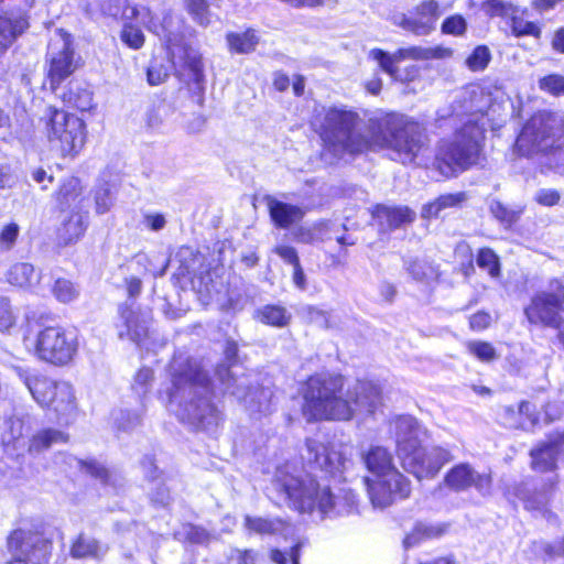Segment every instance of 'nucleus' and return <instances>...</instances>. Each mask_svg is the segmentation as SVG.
<instances>
[{
	"instance_id": "1",
	"label": "nucleus",
	"mask_w": 564,
	"mask_h": 564,
	"mask_svg": "<svg viewBox=\"0 0 564 564\" xmlns=\"http://www.w3.org/2000/svg\"><path fill=\"white\" fill-rule=\"evenodd\" d=\"M313 126L323 141L325 158H354L388 149L393 160L406 164L412 163L423 148L419 124L398 113L371 118L362 124L357 112L333 106L318 111Z\"/></svg>"
},
{
	"instance_id": "2",
	"label": "nucleus",
	"mask_w": 564,
	"mask_h": 564,
	"mask_svg": "<svg viewBox=\"0 0 564 564\" xmlns=\"http://www.w3.org/2000/svg\"><path fill=\"white\" fill-rule=\"evenodd\" d=\"M306 421H348L356 412L373 413L381 403V390L371 381H357L344 391L340 376L317 373L300 389Z\"/></svg>"
},
{
	"instance_id": "3",
	"label": "nucleus",
	"mask_w": 564,
	"mask_h": 564,
	"mask_svg": "<svg viewBox=\"0 0 564 564\" xmlns=\"http://www.w3.org/2000/svg\"><path fill=\"white\" fill-rule=\"evenodd\" d=\"M172 387L162 399L167 408L182 420L200 424L216 422V408L209 401V386L206 375L196 361L176 357L171 364Z\"/></svg>"
},
{
	"instance_id": "4",
	"label": "nucleus",
	"mask_w": 564,
	"mask_h": 564,
	"mask_svg": "<svg viewBox=\"0 0 564 564\" xmlns=\"http://www.w3.org/2000/svg\"><path fill=\"white\" fill-rule=\"evenodd\" d=\"M392 425L397 444V455L405 471L419 481L433 479L443 466L453 460L451 451L441 446L424 447L422 437L425 430L410 415L398 416Z\"/></svg>"
},
{
	"instance_id": "5",
	"label": "nucleus",
	"mask_w": 564,
	"mask_h": 564,
	"mask_svg": "<svg viewBox=\"0 0 564 564\" xmlns=\"http://www.w3.org/2000/svg\"><path fill=\"white\" fill-rule=\"evenodd\" d=\"M272 486L283 502L300 512L318 510L322 514H328L335 506L329 489L321 488L310 474L294 465L279 467Z\"/></svg>"
},
{
	"instance_id": "6",
	"label": "nucleus",
	"mask_w": 564,
	"mask_h": 564,
	"mask_svg": "<svg viewBox=\"0 0 564 564\" xmlns=\"http://www.w3.org/2000/svg\"><path fill=\"white\" fill-rule=\"evenodd\" d=\"M127 18L134 19L138 23L147 26L150 32L156 34L170 52L174 65L186 66L198 82L203 75L202 56L195 48L184 42V23L172 14H164L162 20L156 22L149 8H129L124 12Z\"/></svg>"
},
{
	"instance_id": "7",
	"label": "nucleus",
	"mask_w": 564,
	"mask_h": 564,
	"mask_svg": "<svg viewBox=\"0 0 564 564\" xmlns=\"http://www.w3.org/2000/svg\"><path fill=\"white\" fill-rule=\"evenodd\" d=\"M370 474L366 484L375 507L384 508L397 499L410 496L411 481L399 471L391 453L382 446H371L362 455Z\"/></svg>"
},
{
	"instance_id": "8",
	"label": "nucleus",
	"mask_w": 564,
	"mask_h": 564,
	"mask_svg": "<svg viewBox=\"0 0 564 564\" xmlns=\"http://www.w3.org/2000/svg\"><path fill=\"white\" fill-rule=\"evenodd\" d=\"M48 149L63 159L74 160L85 148L87 127L75 113L50 106L40 119Z\"/></svg>"
},
{
	"instance_id": "9",
	"label": "nucleus",
	"mask_w": 564,
	"mask_h": 564,
	"mask_svg": "<svg viewBox=\"0 0 564 564\" xmlns=\"http://www.w3.org/2000/svg\"><path fill=\"white\" fill-rule=\"evenodd\" d=\"M469 119L453 140L442 141L436 153V166L444 176H451L477 163L480 142L484 139L485 123Z\"/></svg>"
},
{
	"instance_id": "10",
	"label": "nucleus",
	"mask_w": 564,
	"mask_h": 564,
	"mask_svg": "<svg viewBox=\"0 0 564 564\" xmlns=\"http://www.w3.org/2000/svg\"><path fill=\"white\" fill-rule=\"evenodd\" d=\"M24 345L37 359L54 366L70 364L78 350L76 335L58 325L30 330Z\"/></svg>"
},
{
	"instance_id": "11",
	"label": "nucleus",
	"mask_w": 564,
	"mask_h": 564,
	"mask_svg": "<svg viewBox=\"0 0 564 564\" xmlns=\"http://www.w3.org/2000/svg\"><path fill=\"white\" fill-rule=\"evenodd\" d=\"M564 134V118L561 115L541 111L532 116L518 135L513 151L530 156L539 151L558 145Z\"/></svg>"
},
{
	"instance_id": "12",
	"label": "nucleus",
	"mask_w": 564,
	"mask_h": 564,
	"mask_svg": "<svg viewBox=\"0 0 564 564\" xmlns=\"http://www.w3.org/2000/svg\"><path fill=\"white\" fill-rule=\"evenodd\" d=\"M453 56V50L445 46L421 47L412 46L401 48L393 54H389L379 48H373L369 52V57L378 62L383 72L389 74L397 80H412L419 74L416 66L412 65L402 73L398 64L405 59L427 61V59H447Z\"/></svg>"
},
{
	"instance_id": "13",
	"label": "nucleus",
	"mask_w": 564,
	"mask_h": 564,
	"mask_svg": "<svg viewBox=\"0 0 564 564\" xmlns=\"http://www.w3.org/2000/svg\"><path fill=\"white\" fill-rule=\"evenodd\" d=\"M564 313V285L552 280L547 290L536 293L525 308L530 323L560 328Z\"/></svg>"
},
{
	"instance_id": "14",
	"label": "nucleus",
	"mask_w": 564,
	"mask_h": 564,
	"mask_svg": "<svg viewBox=\"0 0 564 564\" xmlns=\"http://www.w3.org/2000/svg\"><path fill=\"white\" fill-rule=\"evenodd\" d=\"M78 67L72 35L64 30L55 31L48 44L47 78L52 90L69 77Z\"/></svg>"
},
{
	"instance_id": "15",
	"label": "nucleus",
	"mask_w": 564,
	"mask_h": 564,
	"mask_svg": "<svg viewBox=\"0 0 564 564\" xmlns=\"http://www.w3.org/2000/svg\"><path fill=\"white\" fill-rule=\"evenodd\" d=\"M217 375L225 386L226 391L242 400L246 408L251 414H267L271 411L273 393L268 388H257L245 393L247 378L239 377L238 370H230L221 366L217 370Z\"/></svg>"
},
{
	"instance_id": "16",
	"label": "nucleus",
	"mask_w": 564,
	"mask_h": 564,
	"mask_svg": "<svg viewBox=\"0 0 564 564\" xmlns=\"http://www.w3.org/2000/svg\"><path fill=\"white\" fill-rule=\"evenodd\" d=\"M12 561L7 564H42L46 560L50 545L37 533L15 530L8 539Z\"/></svg>"
},
{
	"instance_id": "17",
	"label": "nucleus",
	"mask_w": 564,
	"mask_h": 564,
	"mask_svg": "<svg viewBox=\"0 0 564 564\" xmlns=\"http://www.w3.org/2000/svg\"><path fill=\"white\" fill-rule=\"evenodd\" d=\"M446 486L454 490H465L475 486L482 494H488L491 487L489 474H478L468 464H458L445 475Z\"/></svg>"
},
{
	"instance_id": "18",
	"label": "nucleus",
	"mask_w": 564,
	"mask_h": 564,
	"mask_svg": "<svg viewBox=\"0 0 564 564\" xmlns=\"http://www.w3.org/2000/svg\"><path fill=\"white\" fill-rule=\"evenodd\" d=\"M306 447L308 460L316 464L321 469L329 474H335L346 468L348 458L346 457L344 448L328 447L314 440L307 441Z\"/></svg>"
},
{
	"instance_id": "19",
	"label": "nucleus",
	"mask_w": 564,
	"mask_h": 564,
	"mask_svg": "<svg viewBox=\"0 0 564 564\" xmlns=\"http://www.w3.org/2000/svg\"><path fill=\"white\" fill-rule=\"evenodd\" d=\"M442 12L438 2L424 0L414 9V15L403 18L401 25L415 34L426 35L435 29Z\"/></svg>"
},
{
	"instance_id": "20",
	"label": "nucleus",
	"mask_w": 564,
	"mask_h": 564,
	"mask_svg": "<svg viewBox=\"0 0 564 564\" xmlns=\"http://www.w3.org/2000/svg\"><path fill=\"white\" fill-rule=\"evenodd\" d=\"M116 327L119 337H128L133 341H139L147 330L145 318L128 305L119 308V321Z\"/></svg>"
},
{
	"instance_id": "21",
	"label": "nucleus",
	"mask_w": 564,
	"mask_h": 564,
	"mask_svg": "<svg viewBox=\"0 0 564 564\" xmlns=\"http://www.w3.org/2000/svg\"><path fill=\"white\" fill-rule=\"evenodd\" d=\"M86 230V220L80 213H73L66 217L57 229L59 245L68 246L77 242Z\"/></svg>"
},
{
	"instance_id": "22",
	"label": "nucleus",
	"mask_w": 564,
	"mask_h": 564,
	"mask_svg": "<svg viewBox=\"0 0 564 564\" xmlns=\"http://www.w3.org/2000/svg\"><path fill=\"white\" fill-rule=\"evenodd\" d=\"M270 216L274 224L281 228H288L304 216V212L294 205L280 202L274 198L268 200Z\"/></svg>"
},
{
	"instance_id": "23",
	"label": "nucleus",
	"mask_w": 564,
	"mask_h": 564,
	"mask_svg": "<svg viewBox=\"0 0 564 564\" xmlns=\"http://www.w3.org/2000/svg\"><path fill=\"white\" fill-rule=\"evenodd\" d=\"M253 318L264 325L282 328L290 324L292 314L282 305L268 304L257 308Z\"/></svg>"
},
{
	"instance_id": "24",
	"label": "nucleus",
	"mask_w": 564,
	"mask_h": 564,
	"mask_svg": "<svg viewBox=\"0 0 564 564\" xmlns=\"http://www.w3.org/2000/svg\"><path fill=\"white\" fill-rule=\"evenodd\" d=\"M557 443H542L530 452L531 468L538 473L553 471L556 468V457L554 446Z\"/></svg>"
},
{
	"instance_id": "25",
	"label": "nucleus",
	"mask_w": 564,
	"mask_h": 564,
	"mask_svg": "<svg viewBox=\"0 0 564 564\" xmlns=\"http://www.w3.org/2000/svg\"><path fill=\"white\" fill-rule=\"evenodd\" d=\"M107 552L96 539L85 534H79L73 542L70 555L74 558H100Z\"/></svg>"
},
{
	"instance_id": "26",
	"label": "nucleus",
	"mask_w": 564,
	"mask_h": 564,
	"mask_svg": "<svg viewBox=\"0 0 564 564\" xmlns=\"http://www.w3.org/2000/svg\"><path fill=\"white\" fill-rule=\"evenodd\" d=\"M26 28L28 21L21 15L13 20L0 15V54L3 53Z\"/></svg>"
},
{
	"instance_id": "27",
	"label": "nucleus",
	"mask_w": 564,
	"mask_h": 564,
	"mask_svg": "<svg viewBox=\"0 0 564 564\" xmlns=\"http://www.w3.org/2000/svg\"><path fill=\"white\" fill-rule=\"evenodd\" d=\"M58 383L45 377H33L26 380V386L33 399L41 406L50 404V399H53L56 394Z\"/></svg>"
},
{
	"instance_id": "28",
	"label": "nucleus",
	"mask_w": 564,
	"mask_h": 564,
	"mask_svg": "<svg viewBox=\"0 0 564 564\" xmlns=\"http://www.w3.org/2000/svg\"><path fill=\"white\" fill-rule=\"evenodd\" d=\"M373 216L381 223H387L389 227H399L403 224L413 221L415 214L408 207L378 206Z\"/></svg>"
},
{
	"instance_id": "29",
	"label": "nucleus",
	"mask_w": 564,
	"mask_h": 564,
	"mask_svg": "<svg viewBox=\"0 0 564 564\" xmlns=\"http://www.w3.org/2000/svg\"><path fill=\"white\" fill-rule=\"evenodd\" d=\"M50 401V404L43 408H51L61 415H68L76 409L74 390L67 382L58 383L56 394Z\"/></svg>"
},
{
	"instance_id": "30",
	"label": "nucleus",
	"mask_w": 564,
	"mask_h": 564,
	"mask_svg": "<svg viewBox=\"0 0 564 564\" xmlns=\"http://www.w3.org/2000/svg\"><path fill=\"white\" fill-rule=\"evenodd\" d=\"M226 40L229 51L235 54H249L259 44V36L253 30L231 32L227 34Z\"/></svg>"
},
{
	"instance_id": "31",
	"label": "nucleus",
	"mask_w": 564,
	"mask_h": 564,
	"mask_svg": "<svg viewBox=\"0 0 564 564\" xmlns=\"http://www.w3.org/2000/svg\"><path fill=\"white\" fill-rule=\"evenodd\" d=\"M7 281L20 288H33L39 282V274L30 263H15L7 272Z\"/></svg>"
},
{
	"instance_id": "32",
	"label": "nucleus",
	"mask_w": 564,
	"mask_h": 564,
	"mask_svg": "<svg viewBox=\"0 0 564 564\" xmlns=\"http://www.w3.org/2000/svg\"><path fill=\"white\" fill-rule=\"evenodd\" d=\"M245 528L257 534H273L284 532L289 525L280 519H267L261 517H245Z\"/></svg>"
},
{
	"instance_id": "33",
	"label": "nucleus",
	"mask_w": 564,
	"mask_h": 564,
	"mask_svg": "<svg viewBox=\"0 0 564 564\" xmlns=\"http://www.w3.org/2000/svg\"><path fill=\"white\" fill-rule=\"evenodd\" d=\"M464 198L465 196L462 193L442 195L433 203L424 206L422 216L425 218L436 217L443 209L457 206Z\"/></svg>"
},
{
	"instance_id": "34",
	"label": "nucleus",
	"mask_w": 564,
	"mask_h": 564,
	"mask_svg": "<svg viewBox=\"0 0 564 564\" xmlns=\"http://www.w3.org/2000/svg\"><path fill=\"white\" fill-rule=\"evenodd\" d=\"M465 346L468 354L481 362L489 364L499 358L496 348L488 341L469 340Z\"/></svg>"
},
{
	"instance_id": "35",
	"label": "nucleus",
	"mask_w": 564,
	"mask_h": 564,
	"mask_svg": "<svg viewBox=\"0 0 564 564\" xmlns=\"http://www.w3.org/2000/svg\"><path fill=\"white\" fill-rule=\"evenodd\" d=\"M171 108L165 102H159L153 106H151L147 113H145V124L151 130H160L169 115H170Z\"/></svg>"
},
{
	"instance_id": "36",
	"label": "nucleus",
	"mask_w": 564,
	"mask_h": 564,
	"mask_svg": "<svg viewBox=\"0 0 564 564\" xmlns=\"http://www.w3.org/2000/svg\"><path fill=\"white\" fill-rule=\"evenodd\" d=\"M52 293L58 302L66 304L78 297L79 290L72 281L57 279L53 284Z\"/></svg>"
},
{
	"instance_id": "37",
	"label": "nucleus",
	"mask_w": 564,
	"mask_h": 564,
	"mask_svg": "<svg viewBox=\"0 0 564 564\" xmlns=\"http://www.w3.org/2000/svg\"><path fill=\"white\" fill-rule=\"evenodd\" d=\"M66 435L62 432L55 430H44L33 437L30 448L34 451H41L50 447L52 444L66 442Z\"/></svg>"
},
{
	"instance_id": "38",
	"label": "nucleus",
	"mask_w": 564,
	"mask_h": 564,
	"mask_svg": "<svg viewBox=\"0 0 564 564\" xmlns=\"http://www.w3.org/2000/svg\"><path fill=\"white\" fill-rule=\"evenodd\" d=\"M82 194L80 182L76 177H70L64 182L58 193V199L62 204L72 206Z\"/></svg>"
},
{
	"instance_id": "39",
	"label": "nucleus",
	"mask_w": 564,
	"mask_h": 564,
	"mask_svg": "<svg viewBox=\"0 0 564 564\" xmlns=\"http://www.w3.org/2000/svg\"><path fill=\"white\" fill-rule=\"evenodd\" d=\"M481 9L489 17L513 18L517 8L511 3L502 0H487L482 3Z\"/></svg>"
},
{
	"instance_id": "40",
	"label": "nucleus",
	"mask_w": 564,
	"mask_h": 564,
	"mask_svg": "<svg viewBox=\"0 0 564 564\" xmlns=\"http://www.w3.org/2000/svg\"><path fill=\"white\" fill-rule=\"evenodd\" d=\"M477 264L486 270L492 278L500 274V264L498 256L488 248L480 249L477 256Z\"/></svg>"
},
{
	"instance_id": "41",
	"label": "nucleus",
	"mask_w": 564,
	"mask_h": 564,
	"mask_svg": "<svg viewBox=\"0 0 564 564\" xmlns=\"http://www.w3.org/2000/svg\"><path fill=\"white\" fill-rule=\"evenodd\" d=\"M491 59L490 51L485 45L477 46L466 59V66L473 72L484 70Z\"/></svg>"
},
{
	"instance_id": "42",
	"label": "nucleus",
	"mask_w": 564,
	"mask_h": 564,
	"mask_svg": "<svg viewBox=\"0 0 564 564\" xmlns=\"http://www.w3.org/2000/svg\"><path fill=\"white\" fill-rule=\"evenodd\" d=\"M122 42L132 50H139L144 44V34L141 29L133 23H126L122 28Z\"/></svg>"
},
{
	"instance_id": "43",
	"label": "nucleus",
	"mask_w": 564,
	"mask_h": 564,
	"mask_svg": "<svg viewBox=\"0 0 564 564\" xmlns=\"http://www.w3.org/2000/svg\"><path fill=\"white\" fill-rule=\"evenodd\" d=\"M18 314L10 301L6 297L0 299V333H7L15 326Z\"/></svg>"
},
{
	"instance_id": "44",
	"label": "nucleus",
	"mask_w": 564,
	"mask_h": 564,
	"mask_svg": "<svg viewBox=\"0 0 564 564\" xmlns=\"http://www.w3.org/2000/svg\"><path fill=\"white\" fill-rule=\"evenodd\" d=\"M539 87L550 95L564 96V76L560 74L544 76L539 80Z\"/></svg>"
},
{
	"instance_id": "45",
	"label": "nucleus",
	"mask_w": 564,
	"mask_h": 564,
	"mask_svg": "<svg viewBox=\"0 0 564 564\" xmlns=\"http://www.w3.org/2000/svg\"><path fill=\"white\" fill-rule=\"evenodd\" d=\"M20 234V227L15 223L4 225L0 230V250L8 251L13 248Z\"/></svg>"
},
{
	"instance_id": "46",
	"label": "nucleus",
	"mask_w": 564,
	"mask_h": 564,
	"mask_svg": "<svg viewBox=\"0 0 564 564\" xmlns=\"http://www.w3.org/2000/svg\"><path fill=\"white\" fill-rule=\"evenodd\" d=\"M188 12L193 15L194 20L200 25H207L208 20V4L206 0H184Z\"/></svg>"
},
{
	"instance_id": "47",
	"label": "nucleus",
	"mask_w": 564,
	"mask_h": 564,
	"mask_svg": "<svg viewBox=\"0 0 564 564\" xmlns=\"http://www.w3.org/2000/svg\"><path fill=\"white\" fill-rule=\"evenodd\" d=\"M524 508L532 511L547 512V505L550 502V496L543 492H534L528 497L522 498Z\"/></svg>"
},
{
	"instance_id": "48",
	"label": "nucleus",
	"mask_w": 564,
	"mask_h": 564,
	"mask_svg": "<svg viewBox=\"0 0 564 564\" xmlns=\"http://www.w3.org/2000/svg\"><path fill=\"white\" fill-rule=\"evenodd\" d=\"M67 101L80 111H87L93 107V94L87 89H78L77 93H70Z\"/></svg>"
},
{
	"instance_id": "49",
	"label": "nucleus",
	"mask_w": 564,
	"mask_h": 564,
	"mask_svg": "<svg viewBox=\"0 0 564 564\" xmlns=\"http://www.w3.org/2000/svg\"><path fill=\"white\" fill-rule=\"evenodd\" d=\"M466 21L459 15L455 14L447 18L442 24V32L445 34H451L455 36L463 35L466 31Z\"/></svg>"
},
{
	"instance_id": "50",
	"label": "nucleus",
	"mask_w": 564,
	"mask_h": 564,
	"mask_svg": "<svg viewBox=\"0 0 564 564\" xmlns=\"http://www.w3.org/2000/svg\"><path fill=\"white\" fill-rule=\"evenodd\" d=\"M410 274L417 281L433 279L436 275L434 268L426 262L415 261L408 267Z\"/></svg>"
},
{
	"instance_id": "51",
	"label": "nucleus",
	"mask_w": 564,
	"mask_h": 564,
	"mask_svg": "<svg viewBox=\"0 0 564 564\" xmlns=\"http://www.w3.org/2000/svg\"><path fill=\"white\" fill-rule=\"evenodd\" d=\"M512 19V31L517 36L520 35H533L535 37H540L541 29L533 22L522 21L516 18L513 14Z\"/></svg>"
},
{
	"instance_id": "52",
	"label": "nucleus",
	"mask_w": 564,
	"mask_h": 564,
	"mask_svg": "<svg viewBox=\"0 0 564 564\" xmlns=\"http://www.w3.org/2000/svg\"><path fill=\"white\" fill-rule=\"evenodd\" d=\"M169 68L163 64L153 62L148 68V82L150 85H160L166 80Z\"/></svg>"
},
{
	"instance_id": "53",
	"label": "nucleus",
	"mask_w": 564,
	"mask_h": 564,
	"mask_svg": "<svg viewBox=\"0 0 564 564\" xmlns=\"http://www.w3.org/2000/svg\"><path fill=\"white\" fill-rule=\"evenodd\" d=\"M74 462L85 473L90 474L91 476H95L97 478H100L102 481L107 480L108 471L100 464L93 460L84 462L76 458H74Z\"/></svg>"
},
{
	"instance_id": "54",
	"label": "nucleus",
	"mask_w": 564,
	"mask_h": 564,
	"mask_svg": "<svg viewBox=\"0 0 564 564\" xmlns=\"http://www.w3.org/2000/svg\"><path fill=\"white\" fill-rule=\"evenodd\" d=\"M96 212L98 214L107 213L112 206V197L108 188H101L96 193Z\"/></svg>"
},
{
	"instance_id": "55",
	"label": "nucleus",
	"mask_w": 564,
	"mask_h": 564,
	"mask_svg": "<svg viewBox=\"0 0 564 564\" xmlns=\"http://www.w3.org/2000/svg\"><path fill=\"white\" fill-rule=\"evenodd\" d=\"M273 251L286 263L295 265L300 263L296 250L288 245H279Z\"/></svg>"
},
{
	"instance_id": "56",
	"label": "nucleus",
	"mask_w": 564,
	"mask_h": 564,
	"mask_svg": "<svg viewBox=\"0 0 564 564\" xmlns=\"http://www.w3.org/2000/svg\"><path fill=\"white\" fill-rule=\"evenodd\" d=\"M305 314H306V317L307 319L313 323V324H316L321 327H327L328 326V315L326 312L322 311V310H318L316 307H313V306H307L305 310H304Z\"/></svg>"
},
{
	"instance_id": "57",
	"label": "nucleus",
	"mask_w": 564,
	"mask_h": 564,
	"mask_svg": "<svg viewBox=\"0 0 564 564\" xmlns=\"http://www.w3.org/2000/svg\"><path fill=\"white\" fill-rule=\"evenodd\" d=\"M535 200L543 206H554L560 200V194L555 189H540Z\"/></svg>"
},
{
	"instance_id": "58",
	"label": "nucleus",
	"mask_w": 564,
	"mask_h": 564,
	"mask_svg": "<svg viewBox=\"0 0 564 564\" xmlns=\"http://www.w3.org/2000/svg\"><path fill=\"white\" fill-rule=\"evenodd\" d=\"M490 323L491 316L486 312H477L469 319L470 328L477 332L486 329Z\"/></svg>"
},
{
	"instance_id": "59",
	"label": "nucleus",
	"mask_w": 564,
	"mask_h": 564,
	"mask_svg": "<svg viewBox=\"0 0 564 564\" xmlns=\"http://www.w3.org/2000/svg\"><path fill=\"white\" fill-rule=\"evenodd\" d=\"M183 529L186 538L194 543H203L207 539L206 532L200 528L187 524Z\"/></svg>"
},
{
	"instance_id": "60",
	"label": "nucleus",
	"mask_w": 564,
	"mask_h": 564,
	"mask_svg": "<svg viewBox=\"0 0 564 564\" xmlns=\"http://www.w3.org/2000/svg\"><path fill=\"white\" fill-rule=\"evenodd\" d=\"M490 209L495 217L502 223L510 224L513 220V214L509 213L499 202H492Z\"/></svg>"
},
{
	"instance_id": "61",
	"label": "nucleus",
	"mask_w": 564,
	"mask_h": 564,
	"mask_svg": "<svg viewBox=\"0 0 564 564\" xmlns=\"http://www.w3.org/2000/svg\"><path fill=\"white\" fill-rule=\"evenodd\" d=\"M165 218L161 214H147L144 216V224L150 229L158 231L165 226Z\"/></svg>"
},
{
	"instance_id": "62",
	"label": "nucleus",
	"mask_w": 564,
	"mask_h": 564,
	"mask_svg": "<svg viewBox=\"0 0 564 564\" xmlns=\"http://www.w3.org/2000/svg\"><path fill=\"white\" fill-rule=\"evenodd\" d=\"M126 289L130 297H135L140 294L142 289V282L137 276L126 278Z\"/></svg>"
},
{
	"instance_id": "63",
	"label": "nucleus",
	"mask_w": 564,
	"mask_h": 564,
	"mask_svg": "<svg viewBox=\"0 0 564 564\" xmlns=\"http://www.w3.org/2000/svg\"><path fill=\"white\" fill-rule=\"evenodd\" d=\"M293 283L295 286L300 290L306 289V278L305 273L301 267L300 263L293 265V276H292Z\"/></svg>"
},
{
	"instance_id": "64",
	"label": "nucleus",
	"mask_w": 564,
	"mask_h": 564,
	"mask_svg": "<svg viewBox=\"0 0 564 564\" xmlns=\"http://www.w3.org/2000/svg\"><path fill=\"white\" fill-rule=\"evenodd\" d=\"M552 48L558 53L564 54V28L555 31L552 39Z\"/></svg>"
}]
</instances>
